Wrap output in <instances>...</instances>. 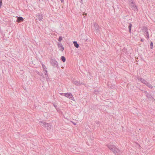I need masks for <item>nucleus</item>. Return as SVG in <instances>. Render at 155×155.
Returning a JSON list of instances; mask_svg holds the SVG:
<instances>
[{
    "label": "nucleus",
    "mask_w": 155,
    "mask_h": 155,
    "mask_svg": "<svg viewBox=\"0 0 155 155\" xmlns=\"http://www.w3.org/2000/svg\"><path fill=\"white\" fill-rule=\"evenodd\" d=\"M2 0H0V7H1L2 5Z\"/></svg>",
    "instance_id": "obj_16"
},
{
    "label": "nucleus",
    "mask_w": 155,
    "mask_h": 155,
    "mask_svg": "<svg viewBox=\"0 0 155 155\" xmlns=\"http://www.w3.org/2000/svg\"><path fill=\"white\" fill-rule=\"evenodd\" d=\"M73 124H74V125H76V123H73Z\"/></svg>",
    "instance_id": "obj_20"
},
{
    "label": "nucleus",
    "mask_w": 155,
    "mask_h": 155,
    "mask_svg": "<svg viewBox=\"0 0 155 155\" xmlns=\"http://www.w3.org/2000/svg\"><path fill=\"white\" fill-rule=\"evenodd\" d=\"M62 39V38L61 37H60L58 38V40L59 41H61Z\"/></svg>",
    "instance_id": "obj_15"
},
{
    "label": "nucleus",
    "mask_w": 155,
    "mask_h": 155,
    "mask_svg": "<svg viewBox=\"0 0 155 155\" xmlns=\"http://www.w3.org/2000/svg\"><path fill=\"white\" fill-rule=\"evenodd\" d=\"M141 41H142V42H143V39H141Z\"/></svg>",
    "instance_id": "obj_19"
},
{
    "label": "nucleus",
    "mask_w": 155,
    "mask_h": 155,
    "mask_svg": "<svg viewBox=\"0 0 155 155\" xmlns=\"http://www.w3.org/2000/svg\"><path fill=\"white\" fill-rule=\"evenodd\" d=\"M147 87L150 88H152L153 87V86L150 83L148 82H147V84L146 85Z\"/></svg>",
    "instance_id": "obj_10"
},
{
    "label": "nucleus",
    "mask_w": 155,
    "mask_h": 155,
    "mask_svg": "<svg viewBox=\"0 0 155 155\" xmlns=\"http://www.w3.org/2000/svg\"><path fill=\"white\" fill-rule=\"evenodd\" d=\"M58 48L59 50L62 51H63L64 49V48L61 43H59L58 45Z\"/></svg>",
    "instance_id": "obj_5"
},
{
    "label": "nucleus",
    "mask_w": 155,
    "mask_h": 155,
    "mask_svg": "<svg viewBox=\"0 0 155 155\" xmlns=\"http://www.w3.org/2000/svg\"><path fill=\"white\" fill-rule=\"evenodd\" d=\"M61 2H63L64 1V0H60Z\"/></svg>",
    "instance_id": "obj_17"
},
{
    "label": "nucleus",
    "mask_w": 155,
    "mask_h": 155,
    "mask_svg": "<svg viewBox=\"0 0 155 155\" xmlns=\"http://www.w3.org/2000/svg\"><path fill=\"white\" fill-rule=\"evenodd\" d=\"M143 32L144 35L147 39H149V34L148 32V29L147 28H143Z\"/></svg>",
    "instance_id": "obj_3"
},
{
    "label": "nucleus",
    "mask_w": 155,
    "mask_h": 155,
    "mask_svg": "<svg viewBox=\"0 0 155 155\" xmlns=\"http://www.w3.org/2000/svg\"><path fill=\"white\" fill-rule=\"evenodd\" d=\"M146 96L149 98H150V99L153 98V97H152V96L148 93H147V94H146Z\"/></svg>",
    "instance_id": "obj_12"
},
{
    "label": "nucleus",
    "mask_w": 155,
    "mask_h": 155,
    "mask_svg": "<svg viewBox=\"0 0 155 155\" xmlns=\"http://www.w3.org/2000/svg\"><path fill=\"white\" fill-rule=\"evenodd\" d=\"M24 19L23 18L21 17H18L16 20L17 22H22L23 21Z\"/></svg>",
    "instance_id": "obj_7"
},
{
    "label": "nucleus",
    "mask_w": 155,
    "mask_h": 155,
    "mask_svg": "<svg viewBox=\"0 0 155 155\" xmlns=\"http://www.w3.org/2000/svg\"><path fill=\"white\" fill-rule=\"evenodd\" d=\"M132 26V24L131 23H130L128 26L129 31L130 32H131V28Z\"/></svg>",
    "instance_id": "obj_11"
},
{
    "label": "nucleus",
    "mask_w": 155,
    "mask_h": 155,
    "mask_svg": "<svg viewBox=\"0 0 155 155\" xmlns=\"http://www.w3.org/2000/svg\"><path fill=\"white\" fill-rule=\"evenodd\" d=\"M129 2H130L129 4V5L131 8L134 11H137V7L135 3L133 2V1L132 0H129Z\"/></svg>",
    "instance_id": "obj_2"
},
{
    "label": "nucleus",
    "mask_w": 155,
    "mask_h": 155,
    "mask_svg": "<svg viewBox=\"0 0 155 155\" xmlns=\"http://www.w3.org/2000/svg\"><path fill=\"white\" fill-rule=\"evenodd\" d=\"M74 46L76 48H78L79 47V45L76 41H73Z\"/></svg>",
    "instance_id": "obj_9"
},
{
    "label": "nucleus",
    "mask_w": 155,
    "mask_h": 155,
    "mask_svg": "<svg viewBox=\"0 0 155 155\" xmlns=\"http://www.w3.org/2000/svg\"><path fill=\"white\" fill-rule=\"evenodd\" d=\"M150 47L151 49H152L153 48V43L152 42H150Z\"/></svg>",
    "instance_id": "obj_14"
},
{
    "label": "nucleus",
    "mask_w": 155,
    "mask_h": 155,
    "mask_svg": "<svg viewBox=\"0 0 155 155\" xmlns=\"http://www.w3.org/2000/svg\"><path fill=\"white\" fill-rule=\"evenodd\" d=\"M138 79L142 83L144 84L145 85H146L147 82L146 80L142 78H138Z\"/></svg>",
    "instance_id": "obj_6"
},
{
    "label": "nucleus",
    "mask_w": 155,
    "mask_h": 155,
    "mask_svg": "<svg viewBox=\"0 0 155 155\" xmlns=\"http://www.w3.org/2000/svg\"><path fill=\"white\" fill-rule=\"evenodd\" d=\"M61 59L63 62H64L66 61L65 58L63 56H62L61 57Z\"/></svg>",
    "instance_id": "obj_13"
},
{
    "label": "nucleus",
    "mask_w": 155,
    "mask_h": 155,
    "mask_svg": "<svg viewBox=\"0 0 155 155\" xmlns=\"http://www.w3.org/2000/svg\"><path fill=\"white\" fill-rule=\"evenodd\" d=\"M41 124L43 126L45 127L50 126V125L49 124L46 123L45 122H41Z\"/></svg>",
    "instance_id": "obj_8"
},
{
    "label": "nucleus",
    "mask_w": 155,
    "mask_h": 155,
    "mask_svg": "<svg viewBox=\"0 0 155 155\" xmlns=\"http://www.w3.org/2000/svg\"><path fill=\"white\" fill-rule=\"evenodd\" d=\"M75 150H76V149H75V150H72V151H74Z\"/></svg>",
    "instance_id": "obj_18"
},
{
    "label": "nucleus",
    "mask_w": 155,
    "mask_h": 155,
    "mask_svg": "<svg viewBox=\"0 0 155 155\" xmlns=\"http://www.w3.org/2000/svg\"><path fill=\"white\" fill-rule=\"evenodd\" d=\"M64 96L66 97H68L71 100H73V97L72 94L70 93H66L64 94Z\"/></svg>",
    "instance_id": "obj_4"
},
{
    "label": "nucleus",
    "mask_w": 155,
    "mask_h": 155,
    "mask_svg": "<svg viewBox=\"0 0 155 155\" xmlns=\"http://www.w3.org/2000/svg\"><path fill=\"white\" fill-rule=\"evenodd\" d=\"M109 149L113 152L116 155H120V151L116 147L112 145L111 143L107 145Z\"/></svg>",
    "instance_id": "obj_1"
}]
</instances>
